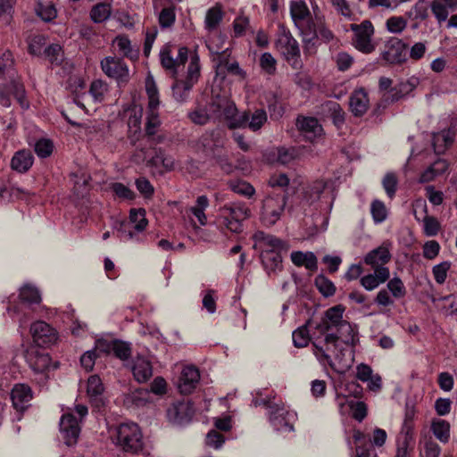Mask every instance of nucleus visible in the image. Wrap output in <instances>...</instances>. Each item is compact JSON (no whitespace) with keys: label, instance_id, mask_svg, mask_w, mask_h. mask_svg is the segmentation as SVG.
Listing matches in <instances>:
<instances>
[{"label":"nucleus","instance_id":"nucleus-1","mask_svg":"<svg viewBox=\"0 0 457 457\" xmlns=\"http://www.w3.org/2000/svg\"><path fill=\"white\" fill-rule=\"evenodd\" d=\"M356 332L353 327L344 320L333 332L328 333L322 341L318 338L312 342L313 353L320 362L328 363L333 368V361L329 353H334L337 348V343L354 345Z\"/></svg>","mask_w":457,"mask_h":457},{"label":"nucleus","instance_id":"nucleus-7","mask_svg":"<svg viewBox=\"0 0 457 457\" xmlns=\"http://www.w3.org/2000/svg\"><path fill=\"white\" fill-rule=\"evenodd\" d=\"M351 30L354 32L353 45L359 51L364 54H370L375 50L371 42L374 34V28L371 21L365 20L361 24H351Z\"/></svg>","mask_w":457,"mask_h":457},{"label":"nucleus","instance_id":"nucleus-48","mask_svg":"<svg viewBox=\"0 0 457 457\" xmlns=\"http://www.w3.org/2000/svg\"><path fill=\"white\" fill-rule=\"evenodd\" d=\"M310 323L311 320H308L306 324L293 332V343L295 347L302 348L308 345L310 341V333L307 327Z\"/></svg>","mask_w":457,"mask_h":457},{"label":"nucleus","instance_id":"nucleus-34","mask_svg":"<svg viewBox=\"0 0 457 457\" xmlns=\"http://www.w3.org/2000/svg\"><path fill=\"white\" fill-rule=\"evenodd\" d=\"M448 168L447 162L443 159H438L434 162L420 178V182L428 183L432 181L436 177L442 175Z\"/></svg>","mask_w":457,"mask_h":457},{"label":"nucleus","instance_id":"nucleus-8","mask_svg":"<svg viewBox=\"0 0 457 457\" xmlns=\"http://www.w3.org/2000/svg\"><path fill=\"white\" fill-rule=\"evenodd\" d=\"M264 404L270 410V421L272 427L278 431H294V421L296 414L286 410L283 406L264 402Z\"/></svg>","mask_w":457,"mask_h":457},{"label":"nucleus","instance_id":"nucleus-38","mask_svg":"<svg viewBox=\"0 0 457 457\" xmlns=\"http://www.w3.org/2000/svg\"><path fill=\"white\" fill-rule=\"evenodd\" d=\"M112 13V5L107 3H98L90 11V18L95 23L107 21Z\"/></svg>","mask_w":457,"mask_h":457},{"label":"nucleus","instance_id":"nucleus-26","mask_svg":"<svg viewBox=\"0 0 457 457\" xmlns=\"http://www.w3.org/2000/svg\"><path fill=\"white\" fill-rule=\"evenodd\" d=\"M104 390L102 380L97 375H92L88 378L87 393L92 403L97 408L104 405V401L102 397Z\"/></svg>","mask_w":457,"mask_h":457},{"label":"nucleus","instance_id":"nucleus-12","mask_svg":"<svg viewBox=\"0 0 457 457\" xmlns=\"http://www.w3.org/2000/svg\"><path fill=\"white\" fill-rule=\"evenodd\" d=\"M195 414L193 404L189 401H178L167 409V418L176 425H184L191 421Z\"/></svg>","mask_w":457,"mask_h":457},{"label":"nucleus","instance_id":"nucleus-46","mask_svg":"<svg viewBox=\"0 0 457 457\" xmlns=\"http://www.w3.org/2000/svg\"><path fill=\"white\" fill-rule=\"evenodd\" d=\"M35 12L44 21H51L57 15L56 9L51 3L37 2Z\"/></svg>","mask_w":457,"mask_h":457},{"label":"nucleus","instance_id":"nucleus-35","mask_svg":"<svg viewBox=\"0 0 457 457\" xmlns=\"http://www.w3.org/2000/svg\"><path fill=\"white\" fill-rule=\"evenodd\" d=\"M19 298L26 304H38L41 303V294L37 287L31 284H25L20 288Z\"/></svg>","mask_w":457,"mask_h":457},{"label":"nucleus","instance_id":"nucleus-37","mask_svg":"<svg viewBox=\"0 0 457 457\" xmlns=\"http://www.w3.org/2000/svg\"><path fill=\"white\" fill-rule=\"evenodd\" d=\"M160 120L158 113L147 112L146 123H145V135L148 139L151 141L150 145L153 143H160L162 141L163 137L158 136L157 138L154 137L156 134L157 128L160 126Z\"/></svg>","mask_w":457,"mask_h":457},{"label":"nucleus","instance_id":"nucleus-31","mask_svg":"<svg viewBox=\"0 0 457 457\" xmlns=\"http://www.w3.org/2000/svg\"><path fill=\"white\" fill-rule=\"evenodd\" d=\"M281 251L262 250L261 260L268 272H276L282 269Z\"/></svg>","mask_w":457,"mask_h":457},{"label":"nucleus","instance_id":"nucleus-24","mask_svg":"<svg viewBox=\"0 0 457 457\" xmlns=\"http://www.w3.org/2000/svg\"><path fill=\"white\" fill-rule=\"evenodd\" d=\"M391 260V254L386 247L379 246L370 251L365 258L364 262L370 265L374 270L380 268H386V264Z\"/></svg>","mask_w":457,"mask_h":457},{"label":"nucleus","instance_id":"nucleus-62","mask_svg":"<svg viewBox=\"0 0 457 457\" xmlns=\"http://www.w3.org/2000/svg\"><path fill=\"white\" fill-rule=\"evenodd\" d=\"M114 194L122 199L133 200L136 196L135 193L122 183L115 182L111 186Z\"/></svg>","mask_w":457,"mask_h":457},{"label":"nucleus","instance_id":"nucleus-47","mask_svg":"<svg viewBox=\"0 0 457 457\" xmlns=\"http://www.w3.org/2000/svg\"><path fill=\"white\" fill-rule=\"evenodd\" d=\"M46 39L44 35L37 34L29 37L28 52L32 55L40 56L43 54V48L46 46Z\"/></svg>","mask_w":457,"mask_h":457},{"label":"nucleus","instance_id":"nucleus-10","mask_svg":"<svg viewBox=\"0 0 457 457\" xmlns=\"http://www.w3.org/2000/svg\"><path fill=\"white\" fill-rule=\"evenodd\" d=\"M101 68L105 75L116 79L118 84L129 81V68L120 58L107 56L101 61Z\"/></svg>","mask_w":457,"mask_h":457},{"label":"nucleus","instance_id":"nucleus-27","mask_svg":"<svg viewBox=\"0 0 457 457\" xmlns=\"http://www.w3.org/2000/svg\"><path fill=\"white\" fill-rule=\"evenodd\" d=\"M132 372L137 382H146L153 375L151 362L144 357L137 356L132 365Z\"/></svg>","mask_w":457,"mask_h":457},{"label":"nucleus","instance_id":"nucleus-43","mask_svg":"<svg viewBox=\"0 0 457 457\" xmlns=\"http://www.w3.org/2000/svg\"><path fill=\"white\" fill-rule=\"evenodd\" d=\"M314 284L319 292L325 297L332 296L336 292L334 283L322 274L315 278Z\"/></svg>","mask_w":457,"mask_h":457},{"label":"nucleus","instance_id":"nucleus-42","mask_svg":"<svg viewBox=\"0 0 457 457\" xmlns=\"http://www.w3.org/2000/svg\"><path fill=\"white\" fill-rule=\"evenodd\" d=\"M434 436L441 442L446 443L450 437V424L444 420H436L431 426Z\"/></svg>","mask_w":457,"mask_h":457},{"label":"nucleus","instance_id":"nucleus-57","mask_svg":"<svg viewBox=\"0 0 457 457\" xmlns=\"http://www.w3.org/2000/svg\"><path fill=\"white\" fill-rule=\"evenodd\" d=\"M54 145L50 139L42 138L37 141L34 150L38 157L46 158L53 153Z\"/></svg>","mask_w":457,"mask_h":457},{"label":"nucleus","instance_id":"nucleus-33","mask_svg":"<svg viewBox=\"0 0 457 457\" xmlns=\"http://www.w3.org/2000/svg\"><path fill=\"white\" fill-rule=\"evenodd\" d=\"M112 44L117 46L118 52L123 57L129 58L131 61H136L138 58V50L134 48L131 41L125 35L117 36Z\"/></svg>","mask_w":457,"mask_h":457},{"label":"nucleus","instance_id":"nucleus-50","mask_svg":"<svg viewBox=\"0 0 457 457\" xmlns=\"http://www.w3.org/2000/svg\"><path fill=\"white\" fill-rule=\"evenodd\" d=\"M16 0H0V22L8 25L12 20Z\"/></svg>","mask_w":457,"mask_h":457},{"label":"nucleus","instance_id":"nucleus-16","mask_svg":"<svg viewBox=\"0 0 457 457\" xmlns=\"http://www.w3.org/2000/svg\"><path fill=\"white\" fill-rule=\"evenodd\" d=\"M209 112L214 118L231 116L235 112V104L226 94L215 93L212 90V98L209 103Z\"/></svg>","mask_w":457,"mask_h":457},{"label":"nucleus","instance_id":"nucleus-63","mask_svg":"<svg viewBox=\"0 0 457 457\" xmlns=\"http://www.w3.org/2000/svg\"><path fill=\"white\" fill-rule=\"evenodd\" d=\"M450 267L451 263L449 262H443L433 267L434 278L438 284H443L445 281Z\"/></svg>","mask_w":457,"mask_h":457},{"label":"nucleus","instance_id":"nucleus-29","mask_svg":"<svg viewBox=\"0 0 457 457\" xmlns=\"http://www.w3.org/2000/svg\"><path fill=\"white\" fill-rule=\"evenodd\" d=\"M33 155L28 150H20L14 154L11 160V168L20 173L29 170L33 164Z\"/></svg>","mask_w":457,"mask_h":457},{"label":"nucleus","instance_id":"nucleus-15","mask_svg":"<svg viewBox=\"0 0 457 457\" xmlns=\"http://www.w3.org/2000/svg\"><path fill=\"white\" fill-rule=\"evenodd\" d=\"M407 45L401 39L393 37L386 45L381 57L386 64H400L406 61Z\"/></svg>","mask_w":457,"mask_h":457},{"label":"nucleus","instance_id":"nucleus-30","mask_svg":"<svg viewBox=\"0 0 457 457\" xmlns=\"http://www.w3.org/2000/svg\"><path fill=\"white\" fill-rule=\"evenodd\" d=\"M290 14L295 27L312 19L311 12L303 1H292L290 3Z\"/></svg>","mask_w":457,"mask_h":457},{"label":"nucleus","instance_id":"nucleus-4","mask_svg":"<svg viewBox=\"0 0 457 457\" xmlns=\"http://www.w3.org/2000/svg\"><path fill=\"white\" fill-rule=\"evenodd\" d=\"M221 212L222 225L233 233H240L243 230L242 221L248 219L251 214L250 209L241 202L225 204Z\"/></svg>","mask_w":457,"mask_h":457},{"label":"nucleus","instance_id":"nucleus-61","mask_svg":"<svg viewBox=\"0 0 457 457\" xmlns=\"http://www.w3.org/2000/svg\"><path fill=\"white\" fill-rule=\"evenodd\" d=\"M106 91L107 86L101 80H95L90 85L89 93L96 102H101L104 99Z\"/></svg>","mask_w":457,"mask_h":457},{"label":"nucleus","instance_id":"nucleus-13","mask_svg":"<svg viewBox=\"0 0 457 457\" xmlns=\"http://www.w3.org/2000/svg\"><path fill=\"white\" fill-rule=\"evenodd\" d=\"M60 433L62 439L67 446H73L77 444L80 434V427L73 414L65 413L62 416Z\"/></svg>","mask_w":457,"mask_h":457},{"label":"nucleus","instance_id":"nucleus-54","mask_svg":"<svg viewBox=\"0 0 457 457\" xmlns=\"http://www.w3.org/2000/svg\"><path fill=\"white\" fill-rule=\"evenodd\" d=\"M370 212L376 223L383 222L387 216L386 205L379 200H374L371 204Z\"/></svg>","mask_w":457,"mask_h":457},{"label":"nucleus","instance_id":"nucleus-19","mask_svg":"<svg viewBox=\"0 0 457 457\" xmlns=\"http://www.w3.org/2000/svg\"><path fill=\"white\" fill-rule=\"evenodd\" d=\"M295 126L300 133L308 141L314 140L322 133V127L319 120L314 117L298 116Z\"/></svg>","mask_w":457,"mask_h":457},{"label":"nucleus","instance_id":"nucleus-21","mask_svg":"<svg viewBox=\"0 0 457 457\" xmlns=\"http://www.w3.org/2000/svg\"><path fill=\"white\" fill-rule=\"evenodd\" d=\"M31 399L32 391L29 386L18 384L12 389L11 400L17 411L23 412L29 406Z\"/></svg>","mask_w":457,"mask_h":457},{"label":"nucleus","instance_id":"nucleus-56","mask_svg":"<svg viewBox=\"0 0 457 457\" xmlns=\"http://www.w3.org/2000/svg\"><path fill=\"white\" fill-rule=\"evenodd\" d=\"M383 187L389 198H393L395 195L398 179L395 173L388 172L382 179Z\"/></svg>","mask_w":457,"mask_h":457},{"label":"nucleus","instance_id":"nucleus-36","mask_svg":"<svg viewBox=\"0 0 457 457\" xmlns=\"http://www.w3.org/2000/svg\"><path fill=\"white\" fill-rule=\"evenodd\" d=\"M160 61L162 68L171 72L173 78L178 74V64L176 59L171 55V46L165 45L160 52Z\"/></svg>","mask_w":457,"mask_h":457},{"label":"nucleus","instance_id":"nucleus-44","mask_svg":"<svg viewBox=\"0 0 457 457\" xmlns=\"http://www.w3.org/2000/svg\"><path fill=\"white\" fill-rule=\"evenodd\" d=\"M112 353L121 361H128L131 357V345L128 342L114 339Z\"/></svg>","mask_w":457,"mask_h":457},{"label":"nucleus","instance_id":"nucleus-20","mask_svg":"<svg viewBox=\"0 0 457 457\" xmlns=\"http://www.w3.org/2000/svg\"><path fill=\"white\" fill-rule=\"evenodd\" d=\"M25 358L29 367L37 373H43L50 367L49 354L36 347L27 350Z\"/></svg>","mask_w":457,"mask_h":457},{"label":"nucleus","instance_id":"nucleus-6","mask_svg":"<svg viewBox=\"0 0 457 457\" xmlns=\"http://www.w3.org/2000/svg\"><path fill=\"white\" fill-rule=\"evenodd\" d=\"M287 199L286 194L278 193L270 195L263 200L261 220L264 225L272 226L280 219Z\"/></svg>","mask_w":457,"mask_h":457},{"label":"nucleus","instance_id":"nucleus-14","mask_svg":"<svg viewBox=\"0 0 457 457\" xmlns=\"http://www.w3.org/2000/svg\"><path fill=\"white\" fill-rule=\"evenodd\" d=\"M212 143V135L204 134L199 139L201 145L207 154H211L212 158L220 168L227 174H230L234 170V165L229 162L228 157L221 154V149L216 144Z\"/></svg>","mask_w":457,"mask_h":457},{"label":"nucleus","instance_id":"nucleus-9","mask_svg":"<svg viewBox=\"0 0 457 457\" xmlns=\"http://www.w3.org/2000/svg\"><path fill=\"white\" fill-rule=\"evenodd\" d=\"M345 311V308L342 304L328 308L320 322L316 323L315 329L324 337L328 333L333 332L345 320L343 319Z\"/></svg>","mask_w":457,"mask_h":457},{"label":"nucleus","instance_id":"nucleus-41","mask_svg":"<svg viewBox=\"0 0 457 457\" xmlns=\"http://www.w3.org/2000/svg\"><path fill=\"white\" fill-rule=\"evenodd\" d=\"M9 92L15 97L22 109H28L29 104L26 98L24 86L18 80H12L9 85Z\"/></svg>","mask_w":457,"mask_h":457},{"label":"nucleus","instance_id":"nucleus-17","mask_svg":"<svg viewBox=\"0 0 457 457\" xmlns=\"http://www.w3.org/2000/svg\"><path fill=\"white\" fill-rule=\"evenodd\" d=\"M147 224L145 211L144 209H132L129 213V220L121 222L119 231L124 234L127 239H131L133 237V229L142 232L145 229Z\"/></svg>","mask_w":457,"mask_h":457},{"label":"nucleus","instance_id":"nucleus-53","mask_svg":"<svg viewBox=\"0 0 457 457\" xmlns=\"http://www.w3.org/2000/svg\"><path fill=\"white\" fill-rule=\"evenodd\" d=\"M266 121V112L263 109H257L252 115H250V120H248V128L252 131H257L263 126Z\"/></svg>","mask_w":457,"mask_h":457},{"label":"nucleus","instance_id":"nucleus-55","mask_svg":"<svg viewBox=\"0 0 457 457\" xmlns=\"http://www.w3.org/2000/svg\"><path fill=\"white\" fill-rule=\"evenodd\" d=\"M386 287V290L390 291L393 296L396 299L402 298L406 295V288L403 281L398 277H395L388 280Z\"/></svg>","mask_w":457,"mask_h":457},{"label":"nucleus","instance_id":"nucleus-22","mask_svg":"<svg viewBox=\"0 0 457 457\" xmlns=\"http://www.w3.org/2000/svg\"><path fill=\"white\" fill-rule=\"evenodd\" d=\"M256 244H259L262 250L287 251L288 244L280 238L266 234L263 231H257L253 235Z\"/></svg>","mask_w":457,"mask_h":457},{"label":"nucleus","instance_id":"nucleus-58","mask_svg":"<svg viewBox=\"0 0 457 457\" xmlns=\"http://www.w3.org/2000/svg\"><path fill=\"white\" fill-rule=\"evenodd\" d=\"M176 20L174 7H165L159 14V23L163 29L171 27Z\"/></svg>","mask_w":457,"mask_h":457},{"label":"nucleus","instance_id":"nucleus-49","mask_svg":"<svg viewBox=\"0 0 457 457\" xmlns=\"http://www.w3.org/2000/svg\"><path fill=\"white\" fill-rule=\"evenodd\" d=\"M328 110L330 112L331 119L335 126L340 129L345 120V112L337 102H328L327 104Z\"/></svg>","mask_w":457,"mask_h":457},{"label":"nucleus","instance_id":"nucleus-23","mask_svg":"<svg viewBox=\"0 0 457 457\" xmlns=\"http://www.w3.org/2000/svg\"><path fill=\"white\" fill-rule=\"evenodd\" d=\"M350 111L355 117L363 116L369 108V97L364 88L354 90L349 99Z\"/></svg>","mask_w":457,"mask_h":457},{"label":"nucleus","instance_id":"nucleus-64","mask_svg":"<svg viewBox=\"0 0 457 457\" xmlns=\"http://www.w3.org/2000/svg\"><path fill=\"white\" fill-rule=\"evenodd\" d=\"M276 59L270 53H264L260 58V65L268 74H273L276 71Z\"/></svg>","mask_w":457,"mask_h":457},{"label":"nucleus","instance_id":"nucleus-52","mask_svg":"<svg viewBox=\"0 0 457 457\" xmlns=\"http://www.w3.org/2000/svg\"><path fill=\"white\" fill-rule=\"evenodd\" d=\"M43 54L52 64L59 65L63 60V51L58 44H52L46 47Z\"/></svg>","mask_w":457,"mask_h":457},{"label":"nucleus","instance_id":"nucleus-2","mask_svg":"<svg viewBox=\"0 0 457 457\" xmlns=\"http://www.w3.org/2000/svg\"><path fill=\"white\" fill-rule=\"evenodd\" d=\"M112 438L113 443L125 453L136 454L143 450L142 433L136 423L120 424L113 429Z\"/></svg>","mask_w":457,"mask_h":457},{"label":"nucleus","instance_id":"nucleus-51","mask_svg":"<svg viewBox=\"0 0 457 457\" xmlns=\"http://www.w3.org/2000/svg\"><path fill=\"white\" fill-rule=\"evenodd\" d=\"M223 18L220 7L214 6L209 9L205 16V27L208 30L215 29Z\"/></svg>","mask_w":457,"mask_h":457},{"label":"nucleus","instance_id":"nucleus-60","mask_svg":"<svg viewBox=\"0 0 457 457\" xmlns=\"http://www.w3.org/2000/svg\"><path fill=\"white\" fill-rule=\"evenodd\" d=\"M230 188L232 189L233 192L247 197H251L255 193L254 187L245 181L231 183Z\"/></svg>","mask_w":457,"mask_h":457},{"label":"nucleus","instance_id":"nucleus-40","mask_svg":"<svg viewBox=\"0 0 457 457\" xmlns=\"http://www.w3.org/2000/svg\"><path fill=\"white\" fill-rule=\"evenodd\" d=\"M209 49L211 50V52L212 54H216L218 55V66H220V67L224 66V67H226L228 71L232 73V74H237V75H243L244 74V71L239 67L238 62H232V63L228 62V48L223 50V51H221V52H220L219 50H216L215 52H213L211 46H209Z\"/></svg>","mask_w":457,"mask_h":457},{"label":"nucleus","instance_id":"nucleus-59","mask_svg":"<svg viewBox=\"0 0 457 457\" xmlns=\"http://www.w3.org/2000/svg\"><path fill=\"white\" fill-rule=\"evenodd\" d=\"M430 7L438 23H442L447 20L449 12L447 10L448 6L445 4H442L437 0H434L431 3Z\"/></svg>","mask_w":457,"mask_h":457},{"label":"nucleus","instance_id":"nucleus-3","mask_svg":"<svg viewBox=\"0 0 457 457\" xmlns=\"http://www.w3.org/2000/svg\"><path fill=\"white\" fill-rule=\"evenodd\" d=\"M200 77L199 57L194 54L190 58L185 79H175L171 87L174 99L179 103H184L188 99L189 93Z\"/></svg>","mask_w":457,"mask_h":457},{"label":"nucleus","instance_id":"nucleus-18","mask_svg":"<svg viewBox=\"0 0 457 457\" xmlns=\"http://www.w3.org/2000/svg\"><path fill=\"white\" fill-rule=\"evenodd\" d=\"M200 380L199 370L191 365L185 367L179 379V389L182 395L191 394L198 385Z\"/></svg>","mask_w":457,"mask_h":457},{"label":"nucleus","instance_id":"nucleus-28","mask_svg":"<svg viewBox=\"0 0 457 457\" xmlns=\"http://www.w3.org/2000/svg\"><path fill=\"white\" fill-rule=\"evenodd\" d=\"M290 257L292 262L297 267L304 266L311 271H316L318 269V260L312 252L295 251L291 253Z\"/></svg>","mask_w":457,"mask_h":457},{"label":"nucleus","instance_id":"nucleus-25","mask_svg":"<svg viewBox=\"0 0 457 457\" xmlns=\"http://www.w3.org/2000/svg\"><path fill=\"white\" fill-rule=\"evenodd\" d=\"M390 271L388 268H380L374 270L373 273L363 276L360 282L361 285L368 291L376 289L379 285L389 279Z\"/></svg>","mask_w":457,"mask_h":457},{"label":"nucleus","instance_id":"nucleus-39","mask_svg":"<svg viewBox=\"0 0 457 457\" xmlns=\"http://www.w3.org/2000/svg\"><path fill=\"white\" fill-rule=\"evenodd\" d=\"M454 135L450 130H442L433 136V146L436 153H443L447 146L453 144Z\"/></svg>","mask_w":457,"mask_h":457},{"label":"nucleus","instance_id":"nucleus-32","mask_svg":"<svg viewBox=\"0 0 457 457\" xmlns=\"http://www.w3.org/2000/svg\"><path fill=\"white\" fill-rule=\"evenodd\" d=\"M296 28L299 29L300 34L303 37L305 49L309 51L312 46H315L318 38V30L314 21L312 19H310L304 23H301V25Z\"/></svg>","mask_w":457,"mask_h":457},{"label":"nucleus","instance_id":"nucleus-5","mask_svg":"<svg viewBox=\"0 0 457 457\" xmlns=\"http://www.w3.org/2000/svg\"><path fill=\"white\" fill-rule=\"evenodd\" d=\"M276 46L294 69L301 68L302 63L298 42L285 26H280Z\"/></svg>","mask_w":457,"mask_h":457},{"label":"nucleus","instance_id":"nucleus-11","mask_svg":"<svg viewBox=\"0 0 457 457\" xmlns=\"http://www.w3.org/2000/svg\"><path fill=\"white\" fill-rule=\"evenodd\" d=\"M30 334L34 343L40 347L49 346L57 340L56 330L43 320H37L31 324Z\"/></svg>","mask_w":457,"mask_h":457},{"label":"nucleus","instance_id":"nucleus-45","mask_svg":"<svg viewBox=\"0 0 457 457\" xmlns=\"http://www.w3.org/2000/svg\"><path fill=\"white\" fill-rule=\"evenodd\" d=\"M226 120L228 121L229 129L248 128L250 113L248 112L239 113L235 106L234 113L231 116H227Z\"/></svg>","mask_w":457,"mask_h":457}]
</instances>
